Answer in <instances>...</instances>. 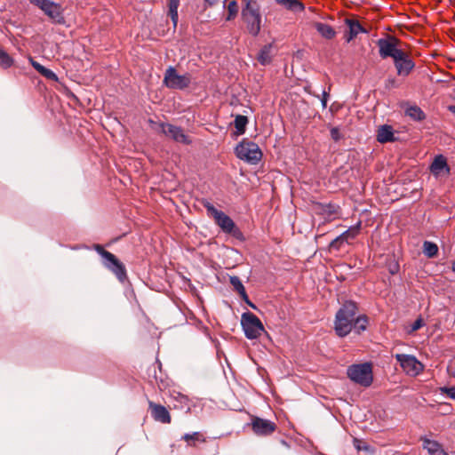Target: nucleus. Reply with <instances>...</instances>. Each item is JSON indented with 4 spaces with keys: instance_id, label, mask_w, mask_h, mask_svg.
<instances>
[{
    "instance_id": "1",
    "label": "nucleus",
    "mask_w": 455,
    "mask_h": 455,
    "mask_svg": "<svg viewBox=\"0 0 455 455\" xmlns=\"http://www.w3.org/2000/svg\"><path fill=\"white\" fill-rule=\"evenodd\" d=\"M356 311V304L353 301L345 302L338 310L334 322V330L338 336L345 337L352 331Z\"/></svg>"
},
{
    "instance_id": "2",
    "label": "nucleus",
    "mask_w": 455,
    "mask_h": 455,
    "mask_svg": "<svg viewBox=\"0 0 455 455\" xmlns=\"http://www.w3.org/2000/svg\"><path fill=\"white\" fill-rule=\"evenodd\" d=\"M241 16L245 23L248 32L256 36L261 28L262 17L260 6L256 0H243Z\"/></svg>"
},
{
    "instance_id": "3",
    "label": "nucleus",
    "mask_w": 455,
    "mask_h": 455,
    "mask_svg": "<svg viewBox=\"0 0 455 455\" xmlns=\"http://www.w3.org/2000/svg\"><path fill=\"white\" fill-rule=\"evenodd\" d=\"M203 205L206 209L208 216L214 220L216 225H218L224 233L232 235L235 238H241L243 236L241 230L235 226L234 220L225 212L216 209L213 204L207 200L203 201Z\"/></svg>"
},
{
    "instance_id": "4",
    "label": "nucleus",
    "mask_w": 455,
    "mask_h": 455,
    "mask_svg": "<svg viewBox=\"0 0 455 455\" xmlns=\"http://www.w3.org/2000/svg\"><path fill=\"white\" fill-rule=\"evenodd\" d=\"M347 377L351 381L368 387L372 384V366L370 363H355L348 366L347 370Z\"/></svg>"
},
{
    "instance_id": "5",
    "label": "nucleus",
    "mask_w": 455,
    "mask_h": 455,
    "mask_svg": "<svg viewBox=\"0 0 455 455\" xmlns=\"http://www.w3.org/2000/svg\"><path fill=\"white\" fill-rule=\"evenodd\" d=\"M94 249L103 258L104 266L115 274L120 282H124L127 277L124 265L113 253L104 250L101 245L95 244Z\"/></svg>"
},
{
    "instance_id": "6",
    "label": "nucleus",
    "mask_w": 455,
    "mask_h": 455,
    "mask_svg": "<svg viewBox=\"0 0 455 455\" xmlns=\"http://www.w3.org/2000/svg\"><path fill=\"white\" fill-rule=\"evenodd\" d=\"M236 156L251 164H258L261 157L262 152L259 147L253 141L243 140L235 149Z\"/></svg>"
},
{
    "instance_id": "7",
    "label": "nucleus",
    "mask_w": 455,
    "mask_h": 455,
    "mask_svg": "<svg viewBox=\"0 0 455 455\" xmlns=\"http://www.w3.org/2000/svg\"><path fill=\"white\" fill-rule=\"evenodd\" d=\"M241 324L245 337L249 339L259 338L264 331V327L260 320L250 312L242 315Z\"/></svg>"
},
{
    "instance_id": "8",
    "label": "nucleus",
    "mask_w": 455,
    "mask_h": 455,
    "mask_svg": "<svg viewBox=\"0 0 455 455\" xmlns=\"http://www.w3.org/2000/svg\"><path fill=\"white\" fill-rule=\"evenodd\" d=\"M191 76L189 74L179 75L175 68L169 67L164 73V84L173 90H184L189 86Z\"/></svg>"
},
{
    "instance_id": "9",
    "label": "nucleus",
    "mask_w": 455,
    "mask_h": 455,
    "mask_svg": "<svg viewBox=\"0 0 455 455\" xmlns=\"http://www.w3.org/2000/svg\"><path fill=\"white\" fill-rule=\"evenodd\" d=\"M400 44L401 41L395 36L379 38L377 41L379 56L382 59H387L390 57L394 60L397 58V56L401 54L403 52V50L398 48V45Z\"/></svg>"
},
{
    "instance_id": "10",
    "label": "nucleus",
    "mask_w": 455,
    "mask_h": 455,
    "mask_svg": "<svg viewBox=\"0 0 455 455\" xmlns=\"http://www.w3.org/2000/svg\"><path fill=\"white\" fill-rule=\"evenodd\" d=\"M395 358L407 375L418 376L424 370L422 363L412 355L396 354Z\"/></svg>"
},
{
    "instance_id": "11",
    "label": "nucleus",
    "mask_w": 455,
    "mask_h": 455,
    "mask_svg": "<svg viewBox=\"0 0 455 455\" xmlns=\"http://www.w3.org/2000/svg\"><path fill=\"white\" fill-rule=\"evenodd\" d=\"M160 132L166 137L173 140L176 142L188 145L191 143L188 136H187L182 128L175 126L171 124H160Z\"/></svg>"
},
{
    "instance_id": "12",
    "label": "nucleus",
    "mask_w": 455,
    "mask_h": 455,
    "mask_svg": "<svg viewBox=\"0 0 455 455\" xmlns=\"http://www.w3.org/2000/svg\"><path fill=\"white\" fill-rule=\"evenodd\" d=\"M394 64L397 71V75L401 76H407L412 71L415 67V63L411 58V56L405 52H402L401 54L397 56V58L394 59Z\"/></svg>"
},
{
    "instance_id": "13",
    "label": "nucleus",
    "mask_w": 455,
    "mask_h": 455,
    "mask_svg": "<svg viewBox=\"0 0 455 455\" xmlns=\"http://www.w3.org/2000/svg\"><path fill=\"white\" fill-rule=\"evenodd\" d=\"M42 11L51 19L53 23L60 25L65 23L63 8L60 4L49 0L43 7Z\"/></svg>"
},
{
    "instance_id": "14",
    "label": "nucleus",
    "mask_w": 455,
    "mask_h": 455,
    "mask_svg": "<svg viewBox=\"0 0 455 455\" xmlns=\"http://www.w3.org/2000/svg\"><path fill=\"white\" fill-rule=\"evenodd\" d=\"M251 428L257 435H269L276 428L274 422L259 417H254L251 420Z\"/></svg>"
},
{
    "instance_id": "15",
    "label": "nucleus",
    "mask_w": 455,
    "mask_h": 455,
    "mask_svg": "<svg viewBox=\"0 0 455 455\" xmlns=\"http://www.w3.org/2000/svg\"><path fill=\"white\" fill-rule=\"evenodd\" d=\"M148 406L151 416L156 421L164 424L171 422V415L164 406L155 403L154 402H149Z\"/></svg>"
},
{
    "instance_id": "16",
    "label": "nucleus",
    "mask_w": 455,
    "mask_h": 455,
    "mask_svg": "<svg viewBox=\"0 0 455 455\" xmlns=\"http://www.w3.org/2000/svg\"><path fill=\"white\" fill-rule=\"evenodd\" d=\"M450 167L447 164L446 158L443 155H437L430 165L431 173L439 177L442 174L448 175L450 173Z\"/></svg>"
},
{
    "instance_id": "17",
    "label": "nucleus",
    "mask_w": 455,
    "mask_h": 455,
    "mask_svg": "<svg viewBox=\"0 0 455 455\" xmlns=\"http://www.w3.org/2000/svg\"><path fill=\"white\" fill-rule=\"evenodd\" d=\"M346 24L348 27V31L345 34V39L347 43L352 41L358 34L367 33L358 20L347 19Z\"/></svg>"
},
{
    "instance_id": "18",
    "label": "nucleus",
    "mask_w": 455,
    "mask_h": 455,
    "mask_svg": "<svg viewBox=\"0 0 455 455\" xmlns=\"http://www.w3.org/2000/svg\"><path fill=\"white\" fill-rule=\"evenodd\" d=\"M377 140L379 143H387L395 141V137L392 126L387 124L380 125L377 131Z\"/></svg>"
},
{
    "instance_id": "19",
    "label": "nucleus",
    "mask_w": 455,
    "mask_h": 455,
    "mask_svg": "<svg viewBox=\"0 0 455 455\" xmlns=\"http://www.w3.org/2000/svg\"><path fill=\"white\" fill-rule=\"evenodd\" d=\"M274 54V45L272 44H268L259 50L257 60L261 65L266 66L272 61Z\"/></svg>"
},
{
    "instance_id": "20",
    "label": "nucleus",
    "mask_w": 455,
    "mask_h": 455,
    "mask_svg": "<svg viewBox=\"0 0 455 455\" xmlns=\"http://www.w3.org/2000/svg\"><path fill=\"white\" fill-rule=\"evenodd\" d=\"M275 2L292 12H300L305 10V5L299 0H275Z\"/></svg>"
},
{
    "instance_id": "21",
    "label": "nucleus",
    "mask_w": 455,
    "mask_h": 455,
    "mask_svg": "<svg viewBox=\"0 0 455 455\" xmlns=\"http://www.w3.org/2000/svg\"><path fill=\"white\" fill-rule=\"evenodd\" d=\"M30 64L32 67L44 77L52 80V81H58L57 75L52 71L49 68H46L43 65H41L39 62L36 61L32 58L29 59Z\"/></svg>"
},
{
    "instance_id": "22",
    "label": "nucleus",
    "mask_w": 455,
    "mask_h": 455,
    "mask_svg": "<svg viewBox=\"0 0 455 455\" xmlns=\"http://www.w3.org/2000/svg\"><path fill=\"white\" fill-rule=\"evenodd\" d=\"M423 447L430 455H448L443 449L442 445L436 441L425 439L423 442Z\"/></svg>"
},
{
    "instance_id": "23",
    "label": "nucleus",
    "mask_w": 455,
    "mask_h": 455,
    "mask_svg": "<svg viewBox=\"0 0 455 455\" xmlns=\"http://www.w3.org/2000/svg\"><path fill=\"white\" fill-rule=\"evenodd\" d=\"M314 27L317 32L326 39H332L336 36V31L334 28L328 24L323 22H315Z\"/></svg>"
},
{
    "instance_id": "24",
    "label": "nucleus",
    "mask_w": 455,
    "mask_h": 455,
    "mask_svg": "<svg viewBox=\"0 0 455 455\" xmlns=\"http://www.w3.org/2000/svg\"><path fill=\"white\" fill-rule=\"evenodd\" d=\"M168 7L169 12L168 14L171 17V20L173 23V26L176 27L178 23L179 14H178V9L180 6V0H168Z\"/></svg>"
},
{
    "instance_id": "25",
    "label": "nucleus",
    "mask_w": 455,
    "mask_h": 455,
    "mask_svg": "<svg viewBox=\"0 0 455 455\" xmlns=\"http://www.w3.org/2000/svg\"><path fill=\"white\" fill-rule=\"evenodd\" d=\"M315 210L316 213H320V214L325 215L327 217H331L337 213L336 205L331 204H318L315 206Z\"/></svg>"
},
{
    "instance_id": "26",
    "label": "nucleus",
    "mask_w": 455,
    "mask_h": 455,
    "mask_svg": "<svg viewBox=\"0 0 455 455\" xmlns=\"http://www.w3.org/2000/svg\"><path fill=\"white\" fill-rule=\"evenodd\" d=\"M368 324V318L366 315H355V321L353 323V327L355 328L357 333H361L362 331L366 330Z\"/></svg>"
},
{
    "instance_id": "27",
    "label": "nucleus",
    "mask_w": 455,
    "mask_h": 455,
    "mask_svg": "<svg viewBox=\"0 0 455 455\" xmlns=\"http://www.w3.org/2000/svg\"><path fill=\"white\" fill-rule=\"evenodd\" d=\"M406 115L415 121H421L425 119L424 112L417 106L409 107L406 109Z\"/></svg>"
},
{
    "instance_id": "28",
    "label": "nucleus",
    "mask_w": 455,
    "mask_h": 455,
    "mask_svg": "<svg viewBox=\"0 0 455 455\" xmlns=\"http://www.w3.org/2000/svg\"><path fill=\"white\" fill-rule=\"evenodd\" d=\"M423 252L428 258H434L438 253V246L429 241H425L423 243Z\"/></svg>"
},
{
    "instance_id": "29",
    "label": "nucleus",
    "mask_w": 455,
    "mask_h": 455,
    "mask_svg": "<svg viewBox=\"0 0 455 455\" xmlns=\"http://www.w3.org/2000/svg\"><path fill=\"white\" fill-rule=\"evenodd\" d=\"M361 223L359 222L357 225L349 228L347 230L343 232L340 235L344 239L346 243L349 240L355 239L360 232Z\"/></svg>"
},
{
    "instance_id": "30",
    "label": "nucleus",
    "mask_w": 455,
    "mask_h": 455,
    "mask_svg": "<svg viewBox=\"0 0 455 455\" xmlns=\"http://www.w3.org/2000/svg\"><path fill=\"white\" fill-rule=\"evenodd\" d=\"M248 124V118L245 116L237 115L235 118V127L238 134H243L245 132L246 125Z\"/></svg>"
},
{
    "instance_id": "31",
    "label": "nucleus",
    "mask_w": 455,
    "mask_h": 455,
    "mask_svg": "<svg viewBox=\"0 0 455 455\" xmlns=\"http://www.w3.org/2000/svg\"><path fill=\"white\" fill-rule=\"evenodd\" d=\"M227 9L228 15L226 17V20L229 21L234 20L237 16L239 12V5L236 1L232 0L228 3Z\"/></svg>"
},
{
    "instance_id": "32",
    "label": "nucleus",
    "mask_w": 455,
    "mask_h": 455,
    "mask_svg": "<svg viewBox=\"0 0 455 455\" xmlns=\"http://www.w3.org/2000/svg\"><path fill=\"white\" fill-rule=\"evenodd\" d=\"M13 63L11 56L4 50L0 49V66L4 68H10Z\"/></svg>"
},
{
    "instance_id": "33",
    "label": "nucleus",
    "mask_w": 455,
    "mask_h": 455,
    "mask_svg": "<svg viewBox=\"0 0 455 455\" xmlns=\"http://www.w3.org/2000/svg\"><path fill=\"white\" fill-rule=\"evenodd\" d=\"M230 283L234 287V289L238 292L239 295H243L245 288L243 284L242 283L241 280L237 276H231L230 277Z\"/></svg>"
},
{
    "instance_id": "34",
    "label": "nucleus",
    "mask_w": 455,
    "mask_h": 455,
    "mask_svg": "<svg viewBox=\"0 0 455 455\" xmlns=\"http://www.w3.org/2000/svg\"><path fill=\"white\" fill-rule=\"evenodd\" d=\"M201 435L198 432H194L192 434H185L182 436V439L187 441L189 445H192V443H190V441H199Z\"/></svg>"
},
{
    "instance_id": "35",
    "label": "nucleus",
    "mask_w": 455,
    "mask_h": 455,
    "mask_svg": "<svg viewBox=\"0 0 455 455\" xmlns=\"http://www.w3.org/2000/svg\"><path fill=\"white\" fill-rule=\"evenodd\" d=\"M346 243L344 239L339 235L334 240H332L330 243V247L332 249L339 250L341 245Z\"/></svg>"
},
{
    "instance_id": "36",
    "label": "nucleus",
    "mask_w": 455,
    "mask_h": 455,
    "mask_svg": "<svg viewBox=\"0 0 455 455\" xmlns=\"http://www.w3.org/2000/svg\"><path fill=\"white\" fill-rule=\"evenodd\" d=\"M443 394L447 395L451 399L455 400V386L453 387H443L441 388Z\"/></svg>"
},
{
    "instance_id": "37",
    "label": "nucleus",
    "mask_w": 455,
    "mask_h": 455,
    "mask_svg": "<svg viewBox=\"0 0 455 455\" xmlns=\"http://www.w3.org/2000/svg\"><path fill=\"white\" fill-rule=\"evenodd\" d=\"M424 325L423 319L421 317H419L416 319V321L411 324V330L409 331V333H412L418 330H419Z\"/></svg>"
},
{
    "instance_id": "38",
    "label": "nucleus",
    "mask_w": 455,
    "mask_h": 455,
    "mask_svg": "<svg viewBox=\"0 0 455 455\" xmlns=\"http://www.w3.org/2000/svg\"><path fill=\"white\" fill-rule=\"evenodd\" d=\"M331 137L334 141H339V140H341L342 135L338 127H332L331 129Z\"/></svg>"
},
{
    "instance_id": "39",
    "label": "nucleus",
    "mask_w": 455,
    "mask_h": 455,
    "mask_svg": "<svg viewBox=\"0 0 455 455\" xmlns=\"http://www.w3.org/2000/svg\"><path fill=\"white\" fill-rule=\"evenodd\" d=\"M31 4H35L36 6H37L38 8H40L41 10L43 9V7L46 4V3L49 1V0H28Z\"/></svg>"
},
{
    "instance_id": "40",
    "label": "nucleus",
    "mask_w": 455,
    "mask_h": 455,
    "mask_svg": "<svg viewBox=\"0 0 455 455\" xmlns=\"http://www.w3.org/2000/svg\"><path fill=\"white\" fill-rule=\"evenodd\" d=\"M329 93L326 91L323 92V98L321 100L322 106L323 108L327 107V100H328Z\"/></svg>"
},
{
    "instance_id": "41",
    "label": "nucleus",
    "mask_w": 455,
    "mask_h": 455,
    "mask_svg": "<svg viewBox=\"0 0 455 455\" xmlns=\"http://www.w3.org/2000/svg\"><path fill=\"white\" fill-rule=\"evenodd\" d=\"M240 297L243 299V301H245L250 307H251L252 308H255V306L253 303H251L248 298V295L246 293V291H244V294L243 295H240Z\"/></svg>"
},
{
    "instance_id": "42",
    "label": "nucleus",
    "mask_w": 455,
    "mask_h": 455,
    "mask_svg": "<svg viewBox=\"0 0 455 455\" xmlns=\"http://www.w3.org/2000/svg\"><path fill=\"white\" fill-rule=\"evenodd\" d=\"M448 109H449L452 114H454V115H455V106H449V107H448Z\"/></svg>"
},
{
    "instance_id": "43",
    "label": "nucleus",
    "mask_w": 455,
    "mask_h": 455,
    "mask_svg": "<svg viewBox=\"0 0 455 455\" xmlns=\"http://www.w3.org/2000/svg\"><path fill=\"white\" fill-rule=\"evenodd\" d=\"M387 82H388V84H390L392 86H396V85H395V80H394V79H388V81H387Z\"/></svg>"
},
{
    "instance_id": "44",
    "label": "nucleus",
    "mask_w": 455,
    "mask_h": 455,
    "mask_svg": "<svg viewBox=\"0 0 455 455\" xmlns=\"http://www.w3.org/2000/svg\"><path fill=\"white\" fill-rule=\"evenodd\" d=\"M206 2H208L210 4H215L218 0H205Z\"/></svg>"
},
{
    "instance_id": "45",
    "label": "nucleus",
    "mask_w": 455,
    "mask_h": 455,
    "mask_svg": "<svg viewBox=\"0 0 455 455\" xmlns=\"http://www.w3.org/2000/svg\"><path fill=\"white\" fill-rule=\"evenodd\" d=\"M452 270L455 271V261L452 263Z\"/></svg>"
}]
</instances>
